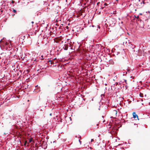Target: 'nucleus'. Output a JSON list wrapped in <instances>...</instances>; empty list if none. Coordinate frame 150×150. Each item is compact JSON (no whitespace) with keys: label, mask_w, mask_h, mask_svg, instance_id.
I'll use <instances>...</instances> for the list:
<instances>
[{"label":"nucleus","mask_w":150,"mask_h":150,"mask_svg":"<svg viewBox=\"0 0 150 150\" xmlns=\"http://www.w3.org/2000/svg\"><path fill=\"white\" fill-rule=\"evenodd\" d=\"M131 43L129 42V41L127 38H125L123 42V45L124 46H130Z\"/></svg>","instance_id":"f257e3e1"},{"label":"nucleus","mask_w":150,"mask_h":150,"mask_svg":"<svg viewBox=\"0 0 150 150\" xmlns=\"http://www.w3.org/2000/svg\"><path fill=\"white\" fill-rule=\"evenodd\" d=\"M41 144L42 146V147L44 149L46 148L47 147V143L44 140H42L41 142Z\"/></svg>","instance_id":"f03ea898"},{"label":"nucleus","mask_w":150,"mask_h":150,"mask_svg":"<svg viewBox=\"0 0 150 150\" xmlns=\"http://www.w3.org/2000/svg\"><path fill=\"white\" fill-rule=\"evenodd\" d=\"M105 148V146L104 145L101 146V144H99L98 145L97 149L98 150H104Z\"/></svg>","instance_id":"7ed1b4c3"},{"label":"nucleus","mask_w":150,"mask_h":150,"mask_svg":"<svg viewBox=\"0 0 150 150\" xmlns=\"http://www.w3.org/2000/svg\"><path fill=\"white\" fill-rule=\"evenodd\" d=\"M132 115L133 118H134V119L136 118H137L138 120H139L138 119V116L136 114V113L135 112H134L133 113Z\"/></svg>","instance_id":"20e7f679"},{"label":"nucleus","mask_w":150,"mask_h":150,"mask_svg":"<svg viewBox=\"0 0 150 150\" xmlns=\"http://www.w3.org/2000/svg\"><path fill=\"white\" fill-rule=\"evenodd\" d=\"M35 87H37V89H35V92H38L40 91V87H38V85L36 86Z\"/></svg>","instance_id":"39448f33"},{"label":"nucleus","mask_w":150,"mask_h":150,"mask_svg":"<svg viewBox=\"0 0 150 150\" xmlns=\"http://www.w3.org/2000/svg\"><path fill=\"white\" fill-rule=\"evenodd\" d=\"M68 45L67 44H65L63 47V48L65 50H67L68 49Z\"/></svg>","instance_id":"423d86ee"},{"label":"nucleus","mask_w":150,"mask_h":150,"mask_svg":"<svg viewBox=\"0 0 150 150\" xmlns=\"http://www.w3.org/2000/svg\"><path fill=\"white\" fill-rule=\"evenodd\" d=\"M109 62L111 64H114V62L112 60H110L109 61Z\"/></svg>","instance_id":"0eeeda50"},{"label":"nucleus","mask_w":150,"mask_h":150,"mask_svg":"<svg viewBox=\"0 0 150 150\" xmlns=\"http://www.w3.org/2000/svg\"><path fill=\"white\" fill-rule=\"evenodd\" d=\"M3 54H4V53H2L1 54H0V59L2 58V59H4V58L2 57V55Z\"/></svg>","instance_id":"6e6552de"},{"label":"nucleus","mask_w":150,"mask_h":150,"mask_svg":"<svg viewBox=\"0 0 150 150\" xmlns=\"http://www.w3.org/2000/svg\"><path fill=\"white\" fill-rule=\"evenodd\" d=\"M48 62H50V64H53V62H53L52 61L50 60H49Z\"/></svg>","instance_id":"1a4fd4ad"},{"label":"nucleus","mask_w":150,"mask_h":150,"mask_svg":"<svg viewBox=\"0 0 150 150\" xmlns=\"http://www.w3.org/2000/svg\"><path fill=\"white\" fill-rule=\"evenodd\" d=\"M43 55H42L41 56V57H40V58H41V59H43Z\"/></svg>","instance_id":"9d476101"},{"label":"nucleus","mask_w":150,"mask_h":150,"mask_svg":"<svg viewBox=\"0 0 150 150\" xmlns=\"http://www.w3.org/2000/svg\"><path fill=\"white\" fill-rule=\"evenodd\" d=\"M140 96L141 97H143V94L140 93Z\"/></svg>","instance_id":"9b49d317"},{"label":"nucleus","mask_w":150,"mask_h":150,"mask_svg":"<svg viewBox=\"0 0 150 150\" xmlns=\"http://www.w3.org/2000/svg\"><path fill=\"white\" fill-rule=\"evenodd\" d=\"M13 11L15 13H16V10L14 9H13Z\"/></svg>","instance_id":"f8f14e48"},{"label":"nucleus","mask_w":150,"mask_h":150,"mask_svg":"<svg viewBox=\"0 0 150 150\" xmlns=\"http://www.w3.org/2000/svg\"><path fill=\"white\" fill-rule=\"evenodd\" d=\"M94 141V140L93 139H91V142H93Z\"/></svg>","instance_id":"ddd939ff"},{"label":"nucleus","mask_w":150,"mask_h":150,"mask_svg":"<svg viewBox=\"0 0 150 150\" xmlns=\"http://www.w3.org/2000/svg\"><path fill=\"white\" fill-rule=\"evenodd\" d=\"M79 142L80 143V144H81V141L80 140H79Z\"/></svg>","instance_id":"4468645a"},{"label":"nucleus","mask_w":150,"mask_h":150,"mask_svg":"<svg viewBox=\"0 0 150 150\" xmlns=\"http://www.w3.org/2000/svg\"><path fill=\"white\" fill-rule=\"evenodd\" d=\"M114 111L115 112V113H116V114H117V111H116V110H115V111Z\"/></svg>","instance_id":"2eb2a0df"},{"label":"nucleus","mask_w":150,"mask_h":150,"mask_svg":"<svg viewBox=\"0 0 150 150\" xmlns=\"http://www.w3.org/2000/svg\"><path fill=\"white\" fill-rule=\"evenodd\" d=\"M11 3H14V1H12V2H11Z\"/></svg>","instance_id":"dca6fc26"},{"label":"nucleus","mask_w":150,"mask_h":150,"mask_svg":"<svg viewBox=\"0 0 150 150\" xmlns=\"http://www.w3.org/2000/svg\"><path fill=\"white\" fill-rule=\"evenodd\" d=\"M107 4H106V3H105V4H104V5H105V6H107Z\"/></svg>","instance_id":"f3484780"},{"label":"nucleus","mask_w":150,"mask_h":150,"mask_svg":"<svg viewBox=\"0 0 150 150\" xmlns=\"http://www.w3.org/2000/svg\"><path fill=\"white\" fill-rule=\"evenodd\" d=\"M79 14H80V15H82V13H81H81H80Z\"/></svg>","instance_id":"a211bd4d"},{"label":"nucleus","mask_w":150,"mask_h":150,"mask_svg":"<svg viewBox=\"0 0 150 150\" xmlns=\"http://www.w3.org/2000/svg\"><path fill=\"white\" fill-rule=\"evenodd\" d=\"M2 42V40L1 39L0 41V43Z\"/></svg>","instance_id":"6ab92c4d"},{"label":"nucleus","mask_w":150,"mask_h":150,"mask_svg":"<svg viewBox=\"0 0 150 150\" xmlns=\"http://www.w3.org/2000/svg\"><path fill=\"white\" fill-rule=\"evenodd\" d=\"M125 81L126 83H127V80H125Z\"/></svg>","instance_id":"aec40b11"},{"label":"nucleus","mask_w":150,"mask_h":150,"mask_svg":"<svg viewBox=\"0 0 150 150\" xmlns=\"http://www.w3.org/2000/svg\"><path fill=\"white\" fill-rule=\"evenodd\" d=\"M98 27L100 29V26L98 25Z\"/></svg>","instance_id":"412c9836"},{"label":"nucleus","mask_w":150,"mask_h":150,"mask_svg":"<svg viewBox=\"0 0 150 150\" xmlns=\"http://www.w3.org/2000/svg\"><path fill=\"white\" fill-rule=\"evenodd\" d=\"M32 140L31 139H30L29 140V142H31L32 141Z\"/></svg>","instance_id":"4be33fe9"},{"label":"nucleus","mask_w":150,"mask_h":150,"mask_svg":"<svg viewBox=\"0 0 150 150\" xmlns=\"http://www.w3.org/2000/svg\"><path fill=\"white\" fill-rule=\"evenodd\" d=\"M142 1L143 2V3L144 4V1Z\"/></svg>","instance_id":"5701e85b"},{"label":"nucleus","mask_w":150,"mask_h":150,"mask_svg":"<svg viewBox=\"0 0 150 150\" xmlns=\"http://www.w3.org/2000/svg\"><path fill=\"white\" fill-rule=\"evenodd\" d=\"M31 23H32V24H33V23H34V22H33V21H32V22H31Z\"/></svg>","instance_id":"b1692460"},{"label":"nucleus","mask_w":150,"mask_h":150,"mask_svg":"<svg viewBox=\"0 0 150 150\" xmlns=\"http://www.w3.org/2000/svg\"><path fill=\"white\" fill-rule=\"evenodd\" d=\"M26 142H25V144H24V145H26Z\"/></svg>","instance_id":"393cba45"},{"label":"nucleus","mask_w":150,"mask_h":150,"mask_svg":"<svg viewBox=\"0 0 150 150\" xmlns=\"http://www.w3.org/2000/svg\"><path fill=\"white\" fill-rule=\"evenodd\" d=\"M52 115V113H50V116H51V115Z\"/></svg>","instance_id":"a878e982"},{"label":"nucleus","mask_w":150,"mask_h":150,"mask_svg":"<svg viewBox=\"0 0 150 150\" xmlns=\"http://www.w3.org/2000/svg\"><path fill=\"white\" fill-rule=\"evenodd\" d=\"M66 28H68V27L67 26Z\"/></svg>","instance_id":"bb28decb"},{"label":"nucleus","mask_w":150,"mask_h":150,"mask_svg":"<svg viewBox=\"0 0 150 150\" xmlns=\"http://www.w3.org/2000/svg\"><path fill=\"white\" fill-rule=\"evenodd\" d=\"M29 100H28V101L29 102Z\"/></svg>","instance_id":"cd10ccee"},{"label":"nucleus","mask_w":150,"mask_h":150,"mask_svg":"<svg viewBox=\"0 0 150 150\" xmlns=\"http://www.w3.org/2000/svg\"><path fill=\"white\" fill-rule=\"evenodd\" d=\"M28 70H27V71H28Z\"/></svg>","instance_id":"c85d7f7f"},{"label":"nucleus","mask_w":150,"mask_h":150,"mask_svg":"<svg viewBox=\"0 0 150 150\" xmlns=\"http://www.w3.org/2000/svg\"><path fill=\"white\" fill-rule=\"evenodd\" d=\"M28 70H27V71H28Z\"/></svg>","instance_id":"c756f323"}]
</instances>
